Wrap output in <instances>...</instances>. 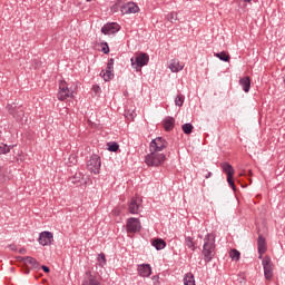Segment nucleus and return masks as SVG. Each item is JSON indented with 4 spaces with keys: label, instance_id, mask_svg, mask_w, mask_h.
I'll return each mask as SVG.
<instances>
[{
    "label": "nucleus",
    "instance_id": "obj_29",
    "mask_svg": "<svg viewBox=\"0 0 285 285\" xmlns=\"http://www.w3.org/2000/svg\"><path fill=\"white\" fill-rule=\"evenodd\" d=\"M240 253H239V250H237V249H232L230 252H229V257L234 261V262H239V257H240Z\"/></svg>",
    "mask_w": 285,
    "mask_h": 285
},
{
    "label": "nucleus",
    "instance_id": "obj_31",
    "mask_svg": "<svg viewBox=\"0 0 285 285\" xmlns=\"http://www.w3.org/2000/svg\"><path fill=\"white\" fill-rule=\"evenodd\" d=\"M10 153V146L1 142L0 144V155H8Z\"/></svg>",
    "mask_w": 285,
    "mask_h": 285
},
{
    "label": "nucleus",
    "instance_id": "obj_41",
    "mask_svg": "<svg viewBox=\"0 0 285 285\" xmlns=\"http://www.w3.org/2000/svg\"><path fill=\"white\" fill-rule=\"evenodd\" d=\"M26 253H27V249H26V248H20V249H19V254H20V255H26Z\"/></svg>",
    "mask_w": 285,
    "mask_h": 285
},
{
    "label": "nucleus",
    "instance_id": "obj_7",
    "mask_svg": "<svg viewBox=\"0 0 285 285\" xmlns=\"http://www.w3.org/2000/svg\"><path fill=\"white\" fill-rule=\"evenodd\" d=\"M126 0H118V3H122L120 7V12L122 14H137L139 12V6L137 3L129 1L124 3Z\"/></svg>",
    "mask_w": 285,
    "mask_h": 285
},
{
    "label": "nucleus",
    "instance_id": "obj_23",
    "mask_svg": "<svg viewBox=\"0 0 285 285\" xmlns=\"http://www.w3.org/2000/svg\"><path fill=\"white\" fill-rule=\"evenodd\" d=\"M151 246H154L156 250H164V247L166 246V240L161 238H156L153 240Z\"/></svg>",
    "mask_w": 285,
    "mask_h": 285
},
{
    "label": "nucleus",
    "instance_id": "obj_16",
    "mask_svg": "<svg viewBox=\"0 0 285 285\" xmlns=\"http://www.w3.org/2000/svg\"><path fill=\"white\" fill-rule=\"evenodd\" d=\"M257 246H258L259 259H262V255L266 253V238H264V236L262 235L258 236Z\"/></svg>",
    "mask_w": 285,
    "mask_h": 285
},
{
    "label": "nucleus",
    "instance_id": "obj_20",
    "mask_svg": "<svg viewBox=\"0 0 285 285\" xmlns=\"http://www.w3.org/2000/svg\"><path fill=\"white\" fill-rule=\"evenodd\" d=\"M222 169H223L224 173H226L227 178H229V179H232L233 176L235 175V169L228 163H223L222 164Z\"/></svg>",
    "mask_w": 285,
    "mask_h": 285
},
{
    "label": "nucleus",
    "instance_id": "obj_15",
    "mask_svg": "<svg viewBox=\"0 0 285 285\" xmlns=\"http://www.w3.org/2000/svg\"><path fill=\"white\" fill-rule=\"evenodd\" d=\"M138 273L140 277H150L153 268L150 267V264H142L138 267Z\"/></svg>",
    "mask_w": 285,
    "mask_h": 285
},
{
    "label": "nucleus",
    "instance_id": "obj_46",
    "mask_svg": "<svg viewBox=\"0 0 285 285\" xmlns=\"http://www.w3.org/2000/svg\"><path fill=\"white\" fill-rule=\"evenodd\" d=\"M154 279H157V276H154Z\"/></svg>",
    "mask_w": 285,
    "mask_h": 285
},
{
    "label": "nucleus",
    "instance_id": "obj_3",
    "mask_svg": "<svg viewBox=\"0 0 285 285\" xmlns=\"http://www.w3.org/2000/svg\"><path fill=\"white\" fill-rule=\"evenodd\" d=\"M130 61L134 70H136V72H141V68H144V66H148V61H150V56H148V53L146 52H140L136 57H132Z\"/></svg>",
    "mask_w": 285,
    "mask_h": 285
},
{
    "label": "nucleus",
    "instance_id": "obj_40",
    "mask_svg": "<svg viewBox=\"0 0 285 285\" xmlns=\"http://www.w3.org/2000/svg\"><path fill=\"white\" fill-rule=\"evenodd\" d=\"M10 250L17 252V245L12 244L9 245Z\"/></svg>",
    "mask_w": 285,
    "mask_h": 285
},
{
    "label": "nucleus",
    "instance_id": "obj_9",
    "mask_svg": "<svg viewBox=\"0 0 285 285\" xmlns=\"http://www.w3.org/2000/svg\"><path fill=\"white\" fill-rule=\"evenodd\" d=\"M114 70H115V59L111 58L107 62L106 70L100 71V77H102L105 81H110L112 77H115V73H112Z\"/></svg>",
    "mask_w": 285,
    "mask_h": 285
},
{
    "label": "nucleus",
    "instance_id": "obj_27",
    "mask_svg": "<svg viewBox=\"0 0 285 285\" xmlns=\"http://www.w3.org/2000/svg\"><path fill=\"white\" fill-rule=\"evenodd\" d=\"M193 124L187 122L181 126V130L185 135H190L193 132Z\"/></svg>",
    "mask_w": 285,
    "mask_h": 285
},
{
    "label": "nucleus",
    "instance_id": "obj_35",
    "mask_svg": "<svg viewBox=\"0 0 285 285\" xmlns=\"http://www.w3.org/2000/svg\"><path fill=\"white\" fill-rule=\"evenodd\" d=\"M227 183L230 186V188H233V190H237V188L235 187V181H233V177L227 178Z\"/></svg>",
    "mask_w": 285,
    "mask_h": 285
},
{
    "label": "nucleus",
    "instance_id": "obj_37",
    "mask_svg": "<svg viewBox=\"0 0 285 285\" xmlns=\"http://www.w3.org/2000/svg\"><path fill=\"white\" fill-rule=\"evenodd\" d=\"M98 262H102V264H106V255L104 253L98 255Z\"/></svg>",
    "mask_w": 285,
    "mask_h": 285
},
{
    "label": "nucleus",
    "instance_id": "obj_2",
    "mask_svg": "<svg viewBox=\"0 0 285 285\" xmlns=\"http://www.w3.org/2000/svg\"><path fill=\"white\" fill-rule=\"evenodd\" d=\"M164 161H166V154L164 153L149 150V154L145 156V164L149 167L164 166Z\"/></svg>",
    "mask_w": 285,
    "mask_h": 285
},
{
    "label": "nucleus",
    "instance_id": "obj_48",
    "mask_svg": "<svg viewBox=\"0 0 285 285\" xmlns=\"http://www.w3.org/2000/svg\"><path fill=\"white\" fill-rule=\"evenodd\" d=\"M87 1H92V0H87Z\"/></svg>",
    "mask_w": 285,
    "mask_h": 285
},
{
    "label": "nucleus",
    "instance_id": "obj_32",
    "mask_svg": "<svg viewBox=\"0 0 285 285\" xmlns=\"http://www.w3.org/2000/svg\"><path fill=\"white\" fill-rule=\"evenodd\" d=\"M108 150L110 153H117V150H119V144H117V142H108Z\"/></svg>",
    "mask_w": 285,
    "mask_h": 285
},
{
    "label": "nucleus",
    "instance_id": "obj_19",
    "mask_svg": "<svg viewBox=\"0 0 285 285\" xmlns=\"http://www.w3.org/2000/svg\"><path fill=\"white\" fill-rule=\"evenodd\" d=\"M239 86H242L244 92H250V77L240 78Z\"/></svg>",
    "mask_w": 285,
    "mask_h": 285
},
{
    "label": "nucleus",
    "instance_id": "obj_5",
    "mask_svg": "<svg viewBox=\"0 0 285 285\" xmlns=\"http://www.w3.org/2000/svg\"><path fill=\"white\" fill-rule=\"evenodd\" d=\"M87 168L94 175H99L101 170V158L99 155H92L90 159L87 161Z\"/></svg>",
    "mask_w": 285,
    "mask_h": 285
},
{
    "label": "nucleus",
    "instance_id": "obj_14",
    "mask_svg": "<svg viewBox=\"0 0 285 285\" xmlns=\"http://www.w3.org/2000/svg\"><path fill=\"white\" fill-rule=\"evenodd\" d=\"M82 285H101V283L97 279V276L92 275V273L86 272Z\"/></svg>",
    "mask_w": 285,
    "mask_h": 285
},
{
    "label": "nucleus",
    "instance_id": "obj_43",
    "mask_svg": "<svg viewBox=\"0 0 285 285\" xmlns=\"http://www.w3.org/2000/svg\"><path fill=\"white\" fill-rule=\"evenodd\" d=\"M245 3H250L253 0H244Z\"/></svg>",
    "mask_w": 285,
    "mask_h": 285
},
{
    "label": "nucleus",
    "instance_id": "obj_39",
    "mask_svg": "<svg viewBox=\"0 0 285 285\" xmlns=\"http://www.w3.org/2000/svg\"><path fill=\"white\" fill-rule=\"evenodd\" d=\"M41 268H42L43 273H50V267L42 265Z\"/></svg>",
    "mask_w": 285,
    "mask_h": 285
},
{
    "label": "nucleus",
    "instance_id": "obj_1",
    "mask_svg": "<svg viewBox=\"0 0 285 285\" xmlns=\"http://www.w3.org/2000/svg\"><path fill=\"white\" fill-rule=\"evenodd\" d=\"M215 236H213V234H207L204 238L202 250V255L204 256V262H206V264L213 262V257H215Z\"/></svg>",
    "mask_w": 285,
    "mask_h": 285
},
{
    "label": "nucleus",
    "instance_id": "obj_6",
    "mask_svg": "<svg viewBox=\"0 0 285 285\" xmlns=\"http://www.w3.org/2000/svg\"><path fill=\"white\" fill-rule=\"evenodd\" d=\"M166 148H168V141L163 137H157L149 144V150H153L154 153H161L163 150H166Z\"/></svg>",
    "mask_w": 285,
    "mask_h": 285
},
{
    "label": "nucleus",
    "instance_id": "obj_17",
    "mask_svg": "<svg viewBox=\"0 0 285 285\" xmlns=\"http://www.w3.org/2000/svg\"><path fill=\"white\" fill-rule=\"evenodd\" d=\"M128 210L131 215H137V213H139V200H137V198H131L128 205Z\"/></svg>",
    "mask_w": 285,
    "mask_h": 285
},
{
    "label": "nucleus",
    "instance_id": "obj_24",
    "mask_svg": "<svg viewBox=\"0 0 285 285\" xmlns=\"http://www.w3.org/2000/svg\"><path fill=\"white\" fill-rule=\"evenodd\" d=\"M185 245L187 246V248H190V250H197V246L195 244V239L190 236H187L185 238Z\"/></svg>",
    "mask_w": 285,
    "mask_h": 285
},
{
    "label": "nucleus",
    "instance_id": "obj_26",
    "mask_svg": "<svg viewBox=\"0 0 285 285\" xmlns=\"http://www.w3.org/2000/svg\"><path fill=\"white\" fill-rule=\"evenodd\" d=\"M185 285H196L195 284V275L193 273H187L184 277Z\"/></svg>",
    "mask_w": 285,
    "mask_h": 285
},
{
    "label": "nucleus",
    "instance_id": "obj_33",
    "mask_svg": "<svg viewBox=\"0 0 285 285\" xmlns=\"http://www.w3.org/2000/svg\"><path fill=\"white\" fill-rule=\"evenodd\" d=\"M175 105L179 107L184 106V96L178 95L175 99Z\"/></svg>",
    "mask_w": 285,
    "mask_h": 285
},
{
    "label": "nucleus",
    "instance_id": "obj_11",
    "mask_svg": "<svg viewBox=\"0 0 285 285\" xmlns=\"http://www.w3.org/2000/svg\"><path fill=\"white\" fill-rule=\"evenodd\" d=\"M127 233H139L141 230V222L139 218L131 217L127 220Z\"/></svg>",
    "mask_w": 285,
    "mask_h": 285
},
{
    "label": "nucleus",
    "instance_id": "obj_22",
    "mask_svg": "<svg viewBox=\"0 0 285 285\" xmlns=\"http://www.w3.org/2000/svg\"><path fill=\"white\" fill-rule=\"evenodd\" d=\"M169 69L171 70V72H179L184 70V66L177 60H171L169 63Z\"/></svg>",
    "mask_w": 285,
    "mask_h": 285
},
{
    "label": "nucleus",
    "instance_id": "obj_25",
    "mask_svg": "<svg viewBox=\"0 0 285 285\" xmlns=\"http://www.w3.org/2000/svg\"><path fill=\"white\" fill-rule=\"evenodd\" d=\"M214 56H216L217 59H219L220 61H225V62L230 61V56L226 51L214 53Z\"/></svg>",
    "mask_w": 285,
    "mask_h": 285
},
{
    "label": "nucleus",
    "instance_id": "obj_47",
    "mask_svg": "<svg viewBox=\"0 0 285 285\" xmlns=\"http://www.w3.org/2000/svg\"><path fill=\"white\" fill-rule=\"evenodd\" d=\"M154 279H157V276H154Z\"/></svg>",
    "mask_w": 285,
    "mask_h": 285
},
{
    "label": "nucleus",
    "instance_id": "obj_34",
    "mask_svg": "<svg viewBox=\"0 0 285 285\" xmlns=\"http://www.w3.org/2000/svg\"><path fill=\"white\" fill-rule=\"evenodd\" d=\"M101 46H102V52L105 55H108V52H110V48L108 47V42H102Z\"/></svg>",
    "mask_w": 285,
    "mask_h": 285
},
{
    "label": "nucleus",
    "instance_id": "obj_8",
    "mask_svg": "<svg viewBox=\"0 0 285 285\" xmlns=\"http://www.w3.org/2000/svg\"><path fill=\"white\" fill-rule=\"evenodd\" d=\"M7 110L9 115H12L13 119H17V121H21L23 119L26 112L21 107H17V104H9L7 105Z\"/></svg>",
    "mask_w": 285,
    "mask_h": 285
},
{
    "label": "nucleus",
    "instance_id": "obj_4",
    "mask_svg": "<svg viewBox=\"0 0 285 285\" xmlns=\"http://www.w3.org/2000/svg\"><path fill=\"white\" fill-rule=\"evenodd\" d=\"M59 101H66V99L75 97V90L68 87V82L66 80L59 81V91L57 94Z\"/></svg>",
    "mask_w": 285,
    "mask_h": 285
},
{
    "label": "nucleus",
    "instance_id": "obj_30",
    "mask_svg": "<svg viewBox=\"0 0 285 285\" xmlns=\"http://www.w3.org/2000/svg\"><path fill=\"white\" fill-rule=\"evenodd\" d=\"M166 21H169V23H175L177 21V12H170L165 17Z\"/></svg>",
    "mask_w": 285,
    "mask_h": 285
},
{
    "label": "nucleus",
    "instance_id": "obj_21",
    "mask_svg": "<svg viewBox=\"0 0 285 285\" xmlns=\"http://www.w3.org/2000/svg\"><path fill=\"white\" fill-rule=\"evenodd\" d=\"M164 128L167 132H170L173 128H175V118L173 117H167L164 121Z\"/></svg>",
    "mask_w": 285,
    "mask_h": 285
},
{
    "label": "nucleus",
    "instance_id": "obj_38",
    "mask_svg": "<svg viewBox=\"0 0 285 285\" xmlns=\"http://www.w3.org/2000/svg\"><path fill=\"white\" fill-rule=\"evenodd\" d=\"M8 177H6V175H2L0 171V184H3L4 181H7Z\"/></svg>",
    "mask_w": 285,
    "mask_h": 285
},
{
    "label": "nucleus",
    "instance_id": "obj_36",
    "mask_svg": "<svg viewBox=\"0 0 285 285\" xmlns=\"http://www.w3.org/2000/svg\"><path fill=\"white\" fill-rule=\"evenodd\" d=\"M92 90L96 92V95H99V92H101V87H99V85H94Z\"/></svg>",
    "mask_w": 285,
    "mask_h": 285
},
{
    "label": "nucleus",
    "instance_id": "obj_45",
    "mask_svg": "<svg viewBox=\"0 0 285 285\" xmlns=\"http://www.w3.org/2000/svg\"><path fill=\"white\" fill-rule=\"evenodd\" d=\"M76 160L71 159V164H75Z\"/></svg>",
    "mask_w": 285,
    "mask_h": 285
},
{
    "label": "nucleus",
    "instance_id": "obj_44",
    "mask_svg": "<svg viewBox=\"0 0 285 285\" xmlns=\"http://www.w3.org/2000/svg\"><path fill=\"white\" fill-rule=\"evenodd\" d=\"M69 159H73V161H77V160L75 159V156L69 157Z\"/></svg>",
    "mask_w": 285,
    "mask_h": 285
},
{
    "label": "nucleus",
    "instance_id": "obj_13",
    "mask_svg": "<svg viewBox=\"0 0 285 285\" xmlns=\"http://www.w3.org/2000/svg\"><path fill=\"white\" fill-rule=\"evenodd\" d=\"M53 235L51 232H42L39 236V244L41 246H48L52 244Z\"/></svg>",
    "mask_w": 285,
    "mask_h": 285
},
{
    "label": "nucleus",
    "instance_id": "obj_42",
    "mask_svg": "<svg viewBox=\"0 0 285 285\" xmlns=\"http://www.w3.org/2000/svg\"><path fill=\"white\" fill-rule=\"evenodd\" d=\"M213 175V173H208L205 177H206V179H208V178H210V176Z\"/></svg>",
    "mask_w": 285,
    "mask_h": 285
},
{
    "label": "nucleus",
    "instance_id": "obj_18",
    "mask_svg": "<svg viewBox=\"0 0 285 285\" xmlns=\"http://www.w3.org/2000/svg\"><path fill=\"white\" fill-rule=\"evenodd\" d=\"M20 262H24V264H30L33 268H39L40 264L32 256L18 257Z\"/></svg>",
    "mask_w": 285,
    "mask_h": 285
},
{
    "label": "nucleus",
    "instance_id": "obj_28",
    "mask_svg": "<svg viewBox=\"0 0 285 285\" xmlns=\"http://www.w3.org/2000/svg\"><path fill=\"white\" fill-rule=\"evenodd\" d=\"M125 117L129 121H132V119H135L137 117V112H135V110L126 109L125 110Z\"/></svg>",
    "mask_w": 285,
    "mask_h": 285
},
{
    "label": "nucleus",
    "instance_id": "obj_12",
    "mask_svg": "<svg viewBox=\"0 0 285 285\" xmlns=\"http://www.w3.org/2000/svg\"><path fill=\"white\" fill-rule=\"evenodd\" d=\"M119 30H121V27L117 22L107 23L101 28L102 35H115Z\"/></svg>",
    "mask_w": 285,
    "mask_h": 285
},
{
    "label": "nucleus",
    "instance_id": "obj_10",
    "mask_svg": "<svg viewBox=\"0 0 285 285\" xmlns=\"http://www.w3.org/2000/svg\"><path fill=\"white\" fill-rule=\"evenodd\" d=\"M262 265L264 268V277L267 281L273 279V262L271 261V256H265L262 261Z\"/></svg>",
    "mask_w": 285,
    "mask_h": 285
}]
</instances>
